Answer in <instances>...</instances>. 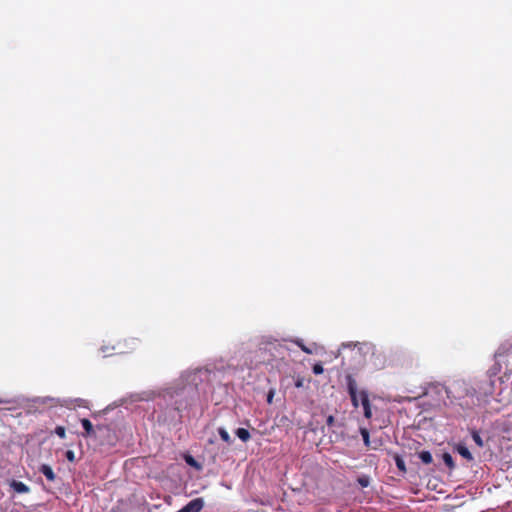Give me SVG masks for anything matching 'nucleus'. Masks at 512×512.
<instances>
[{"mask_svg": "<svg viewBox=\"0 0 512 512\" xmlns=\"http://www.w3.org/2000/svg\"><path fill=\"white\" fill-rule=\"evenodd\" d=\"M54 433L62 439L66 437V429L64 426H57L54 430Z\"/></svg>", "mask_w": 512, "mask_h": 512, "instance_id": "16", "label": "nucleus"}, {"mask_svg": "<svg viewBox=\"0 0 512 512\" xmlns=\"http://www.w3.org/2000/svg\"><path fill=\"white\" fill-rule=\"evenodd\" d=\"M347 391L354 408L359 407L360 392L357 390V382L350 374L346 375Z\"/></svg>", "mask_w": 512, "mask_h": 512, "instance_id": "1", "label": "nucleus"}, {"mask_svg": "<svg viewBox=\"0 0 512 512\" xmlns=\"http://www.w3.org/2000/svg\"><path fill=\"white\" fill-rule=\"evenodd\" d=\"M65 457L71 463L76 461L75 453L72 450H67L66 453H65Z\"/></svg>", "mask_w": 512, "mask_h": 512, "instance_id": "19", "label": "nucleus"}, {"mask_svg": "<svg viewBox=\"0 0 512 512\" xmlns=\"http://www.w3.org/2000/svg\"><path fill=\"white\" fill-rule=\"evenodd\" d=\"M295 343H296V345H297L298 347H300V348H301V350H302L303 352H305V353H307V354H312V353H313L312 349H310V348H308L307 346H305V345L303 344L302 340H296V341H295Z\"/></svg>", "mask_w": 512, "mask_h": 512, "instance_id": "17", "label": "nucleus"}, {"mask_svg": "<svg viewBox=\"0 0 512 512\" xmlns=\"http://www.w3.org/2000/svg\"><path fill=\"white\" fill-rule=\"evenodd\" d=\"M419 458L424 464H431L433 461L432 454L429 451H421L419 453Z\"/></svg>", "mask_w": 512, "mask_h": 512, "instance_id": "10", "label": "nucleus"}, {"mask_svg": "<svg viewBox=\"0 0 512 512\" xmlns=\"http://www.w3.org/2000/svg\"><path fill=\"white\" fill-rule=\"evenodd\" d=\"M271 400H272V395H269L268 396V402H271Z\"/></svg>", "mask_w": 512, "mask_h": 512, "instance_id": "24", "label": "nucleus"}, {"mask_svg": "<svg viewBox=\"0 0 512 512\" xmlns=\"http://www.w3.org/2000/svg\"><path fill=\"white\" fill-rule=\"evenodd\" d=\"M456 451L462 456L464 457L465 459L471 461L473 460V456L471 454V452L469 451V449L463 445V444H459L457 445L456 447Z\"/></svg>", "mask_w": 512, "mask_h": 512, "instance_id": "7", "label": "nucleus"}, {"mask_svg": "<svg viewBox=\"0 0 512 512\" xmlns=\"http://www.w3.org/2000/svg\"><path fill=\"white\" fill-rule=\"evenodd\" d=\"M218 434H219L220 438H221L225 443H227V444H231V443H232V439H231V437H230V435H229V433L227 432V430H226V429H224V428H222V427H221V428H219V429H218Z\"/></svg>", "mask_w": 512, "mask_h": 512, "instance_id": "11", "label": "nucleus"}, {"mask_svg": "<svg viewBox=\"0 0 512 512\" xmlns=\"http://www.w3.org/2000/svg\"><path fill=\"white\" fill-rule=\"evenodd\" d=\"M186 462L190 465L196 464V461L194 460V458L192 456H189L188 458H186Z\"/></svg>", "mask_w": 512, "mask_h": 512, "instance_id": "21", "label": "nucleus"}, {"mask_svg": "<svg viewBox=\"0 0 512 512\" xmlns=\"http://www.w3.org/2000/svg\"><path fill=\"white\" fill-rule=\"evenodd\" d=\"M360 433H361V436L363 438V442H364L365 446L367 448L376 449L375 446H371L370 437H369V431L366 428H361L360 429Z\"/></svg>", "mask_w": 512, "mask_h": 512, "instance_id": "9", "label": "nucleus"}, {"mask_svg": "<svg viewBox=\"0 0 512 512\" xmlns=\"http://www.w3.org/2000/svg\"><path fill=\"white\" fill-rule=\"evenodd\" d=\"M235 433L243 442H247L251 437L250 432L245 428H238Z\"/></svg>", "mask_w": 512, "mask_h": 512, "instance_id": "8", "label": "nucleus"}, {"mask_svg": "<svg viewBox=\"0 0 512 512\" xmlns=\"http://www.w3.org/2000/svg\"><path fill=\"white\" fill-rule=\"evenodd\" d=\"M10 487L16 493H19V494H25V493H28L30 491V488L25 483H23L21 481H17V480H12L10 482Z\"/></svg>", "mask_w": 512, "mask_h": 512, "instance_id": "5", "label": "nucleus"}, {"mask_svg": "<svg viewBox=\"0 0 512 512\" xmlns=\"http://www.w3.org/2000/svg\"><path fill=\"white\" fill-rule=\"evenodd\" d=\"M357 483L363 488L368 487L370 484V478L366 475L360 476L357 478Z\"/></svg>", "mask_w": 512, "mask_h": 512, "instance_id": "14", "label": "nucleus"}, {"mask_svg": "<svg viewBox=\"0 0 512 512\" xmlns=\"http://www.w3.org/2000/svg\"><path fill=\"white\" fill-rule=\"evenodd\" d=\"M443 461H444L445 465L447 467H449L450 469H453L455 467L453 457L449 453L443 454Z\"/></svg>", "mask_w": 512, "mask_h": 512, "instance_id": "13", "label": "nucleus"}, {"mask_svg": "<svg viewBox=\"0 0 512 512\" xmlns=\"http://www.w3.org/2000/svg\"><path fill=\"white\" fill-rule=\"evenodd\" d=\"M334 421H335V418H334V416H332V415H329V416L327 417V419H326V423H327V425H328V426H332V425H333V423H334Z\"/></svg>", "mask_w": 512, "mask_h": 512, "instance_id": "20", "label": "nucleus"}, {"mask_svg": "<svg viewBox=\"0 0 512 512\" xmlns=\"http://www.w3.org/2000/svg\"><path fill=\"white\" fill-rule=\"evenodd\" d=\"M203 507L204 500L202 498H195L184 506L187 512H200Z\"/></svg>", "mask_w": 512, "mask_h": 512, "instance_id": "3", "label": "nucleus"}, {"mask_svg": "<svg viewBox=\"0 0 512 512\" xmlns=\"http://www.w3.org/2000/svg\"><path fill=\"white\" fill-rule=\"evenodd\" d=\"M360 400H361V405L363 407L365 418L370 419L372 417V410H371V405H370L369 396H368L367 391H365V390L360 391Z\"/></svg>", "mask_w": 512, "mask_h": 512, "instance_id": "2", "label": "nucleus"}, {"mask_svg": "<svg viewBox=\"0 0 512 512\" xmlns=\"http://www.w3.org/2000/svg\"><path fill=\"white\" fill-rule=\"evenodd\" d=\"M104 428H106V427H105V426H97V427H96V429H97V430H100V431H101V430H103Z\"/></svg>", "mask_w": 512, "mask_h": 512, "instance_id": "23", "label": "nucleus"}, {"mask_svg": "<svg viewBox=\"0 0 512 512\" xmlns=\"http://www.w3.org/2000/svg\"><path fill=\"white\" fill-rule=\"evenodd\" d=\"M312 370L315 375H320L324 372V368L321 363L314 364Z\"/></svg>", "mask_w": 512, "mask_h": 512, "instance_id": "18", "label": "nucleus"}, {"mask_svg": "<svg viewBox=\"0 0 512 512\" xmlns=\"http://www.w3.org/2000/svg\"><path fill=\"white\" fill-rule=\"evenodd\" d=\"M472 439L478 447H483V440L477 431H472Z\"/></svg>", "mask_w": 512, "mask_h": 512, "instance_id": "15", "label": "nucleus"}, {"mask_svg": "<svg viewBox=\"0 0 512 512\" xmlns=\"http://www.w3.org/2000/svg\"><path fill=\"white\" fill-rule=\"evenodd\" d=\"M394 460H395V464L397 466V468L402 471V472H406V466H405V462L404 460L402 459V457L398 454H396L394 456Z\"/></svg>", "mask_w": 512, "mask_h": 512, "instance_id": "12", "label": "nucleus"}, {"mask_svg": "<svg viewBox=\"0 0 512 512\" xmlns=\"http://www.w3.org/2000/svg\"><path fill=\"white\" fill-rule=\"evenodd\" d=\"M39 472L42 473L50 482H54L56 479V474L54 473L53 469L47 464H42L39 468Z\"/></svg>", "mask_w": 512, "mask_h": 512, "instance_id": "6", "label": "nucleus"}, {"mask_svg": "<svg viewBox=\"0 0 512 512\" xmlns=\"http://www.w3.org/2000/svg\"><path fill=\"white\" fill-rule=\"evenodd\" d=\"M82 427L85 430V433L83 434L84 437H94L96 434V429L94 428L91 421L87 418L81 419Z\"/></svg>", "mask_w": 512, "mask_h": 512, "instance_id": "4", "label": "nucleus"}, {"mask_svg": "<svg viewBox=\"0 0 512 512\" xmlns=\"http://www.w3.org/2000/svg\"><path fill=\"white\" fill-rule=\"evenodd\" d=\"M295 386L296 387H302V380H297L296 383H295Z\"/></svg>", "mask_w": 512, "mask_h": 512, "instance_id": "22", "label": "nucleus"}, {"mask_svg": "<svg viewBox=\"0 0 512 512\" xmlns=\"http://www.w3.org/2000/svg\"><path fill=\"white\" fill-rule=\"evenodd\" d=\"M8 401H4L0 399V403H7Z\"/></svg>", "mask_w": 512, "mask_h": 512, "instance_id": "25", "label": "nucleus"}]
</instances>
